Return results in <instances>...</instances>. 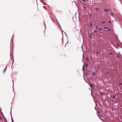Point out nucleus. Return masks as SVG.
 Instances as JSON below:
<instances>
[{
	"mask_svg": "<svg viewBox=\"0 0 122 122\" xmlns=\"http://www.w3.org/2000/svg\"><path fill=\"white\" fill-rule=\"evenodd\" d=\"M82 70L83 71V72H84V73H85V67H84V65H83V66Z\"/></svg>",
	"mask_w": 122,
	"mask_h": 122,
	"instance_id": "f257e3e1",
	"label": "nucleus"
},
{
	"mask_svg": "<svg viewBox=\"0 0 122 122\" xmlns=\"http://www.w3.org/2000/svg\"><path fill=\"white\" fill-rule=\"evenodd\" d=\"M104 10L105 11L108 12L109 11H110V10H109L107 9H105Z\"/></svg>",
	"mask_w": 122,
	"mask_h": 122,
	"instance_id": "f03ea898",
	"label": "nucleus"
},
{
	"mask_svg": "<svg viewBox=\"0 0 122 122\" xmlns=\"http://www.w3.org/2000/svg\"><path fill=\"white\" fill-rule=\"evenodd\" d=\"M89 26L91 28L92 26V22L91 21V22L90 23Z\"/></svg>",
	"mask_w": 122,
	"mask_h": 122,
	"instance_id": "7ed1b4c3",
	"label": "nucleus"
},
{
	"mask_svg": "<svg viewBox=\"0 0 122 122\" xmlns=\"http://www.w3.org/2000/svg\"><path fill=\"white\" fill-rule=\"evenodd\" d=\"M99 118L103 122V120L102 118V117H101L99 116Z\"/></svg>",
	"mask_w": 122,
	"mask_h": 122,
	"instance_id": "20e7f679",
	"label": "nucleus"
},
{
	"mask_svg": "<svg viewBox=\"0 0 122 122\" xmlns=\"http://www.w3.org/2000/svg\"><path fill=\"white\" fill-rule=\"evenodd\" d=\"M110 15H111L112 16L114 15V14L113 13H110Z\"/></svg>",
	"mask_w": 122,
	"mask_h": 122,
	"instance_id": "39448f33",
	"label": "nucleus"
},
{
	"mask_svg": "<svg viewBox=\"0 0 122 122\" xmlns=\"http://www.w3.org/2000/svg\"><path fill=\"white\" fill-rule=\"evenodd\" d=\"M88 65V64L87 63L86 64V68H87Z\"/></svg>",
	"mask_w": 122,
	"mask_h": 122,
	"instance_id": "423d86ee",
	"label": "nucleus"
},
{
	"mask_svg": "<svg viewBox=\"0 0 122 122\" xmlns=\"http://www.w3.org/2000/svg\"><path fill=\"white\" fill-rule=\"evenodd\" d=\"M86 59L87 60V61L88 62L89 61V59H88V56H87L86 57Z\"/></svg>",
	"mask_w": 122,
	"mask_h": 122,
	"instance_id": "0eeeda50",
	"label": "nucleus"
},
{
	"mask_svg": "<svg viewBox=\"0 0 122 122\" xmlns=\"http://www.w3.org/2000/svg\"><path fill=\"white\" fill-rule=\"evenodd\" d=\"M115 98V97L114 95H113L112 98L113 99H114Z\"/></svg>",
	"mask_w": 122,
	"mask_h": 122,
	"instance_id": "6e6552de",
	"label": "nucleus"
},
{
	"mask_svg": "<svg viewBox=\"0 0 122 122\" xmlns=\"http://www.w3.org/2000/svg\"><path fill=\"white\" fill-rule=\"evenodd\" d=\"M92 16L91 14H90L89 15V17L90 18L91 17H92Z\"/></svg>",
	"mask_w": 122,
	"mask_h": 122,
	"instance_id": "1a4fd4ad",
	"label": "nucleus"
},
{
	"mask_svg": "<svg viewBox=\"0 0 122 122\" xmlns=\"http://www.w3.org/2000/svg\"><path fill=\"white\" fill-rule=\"evenodd\" d=\"M109 54H110L112 56H113V54L111 52H110V53H109Z\"/></svg>",
	"mask_w": 122,
	"mask_h": 122,
	"instance_id": "9d476101",
	"label": "nucleus"
},
{
	"mask_svg": "<svg viewBox=\"0 0 122 122\" xmlns=\"http://www.w3.org/2000/svg\"><path fill=\"white\" fill-rule=\"evenodd\" d=\"M108 22L110 24H111V20H109L108 21Z\"/></svg>",
	"mask_w": 122,
	"mask_h": 122,
	"instance_id": "9b49d317",
	"label": "nucleus"
},
{
	"mask_svg": "<svg viewBox=\"0 0 122 122\" xmlns=\"http://www.w3.org/2000/svg\"><path fill=\"white\" fill-rule=\"evenodd\" d=\"M96 11H97L99 9L98 8H96Z\"/></svg>",
	"mask_w": 122,
	"mask_h": 122,
	"instance_id": "f8f14e48",
	"label": "nucleus"
},
{
	"mask_svg": "<svg viewBox=\"0 0 122 122\" xmlns=\"http://www.w3.org/2000/svg\"><path fill=\"white\" fill-rule=\"evenodd\" d=\"M93 75L94 76H95L96 75L95 73V72H94L93 73Z\"/></svg>",
	"mask_w": 122,
	"mask_h": 122,
	"instance_id": "ddd939ff",
	"label": "nucleus"
},
{
	"mask_svg": "<svg viewBox=\"0 0 122 122\" xmlns=\"http://www.w3.org/2000/svg\"><path fill=\"white\" fill-rule=\"evenodd\" d=\"M102 23L103 24H104L105 23V21H103L102 22Z\"/></svg>",
	"mask_w": 122,
	"mask_h": 122,
	"instance_id": "4468645a",
	"label": "nucleus"
},
{
	"mask_svg": "<svg viewBox=\"0 0 122 122\" xmlns=\"http://www.w3.org/2000/svg\"><path fill=\"white\" fill-rule=\"evenodd\" d=\"M96 28L97 29H98V26H96Z\"/></svg>",
	"mask_w": 122,
	"mask_h": 122,
	"instance_id": "2eb2a0df",
	"label": "nucleus"
},
{
	"mask_svg": "<svg viewBox=\"0 0 122 122\" xmlns=\"http://www.w3.org/2000/svg\"><path fill=\"white\" fill-rule=\"evenodd\" d=\"M122 85V84L120 82L119 83V85L120 86H121Z\"/></svg>",
	"mask_w": 122,
	"mask_h": 122,
	"instance_id": "dca6fc26",
	"label": "nucleus"
},
{
	"mask_svg": "<svg viewBox=\"0 0 122 122\" xmlns=\"http://www.w3.org/2000/svg\"><path fill=\"white\" fill-rule=\"evenodd\" d=\"M108 72H106V74H105V75H108Z\"/></svg>",
	"mask_w": 122,
	"mask_h": 122,
	"instance_id": "f3484780",
	"label": "nucleus"
},
{
	"mask_svg": "<svg viewBox=\"0 0 122 122\" xmlns=\"http://www.w3.org/2000/svg\"><path fill=\"white\" fill-rule=\"evenodd\" d=\"M94 32L95 33H97V30H95L94 31Z\"/></svg>",
	"mask_w": 122,
	"mask_h": 122,
	"instance_id": "a211bd4d",
	"label": "nucleus"
},
{
	"mask_svg": "<svg viewBox=\"0 0 122 122\" xmlns=\"http://www.w3.org/2000/svg\"><path fill=\"white\" fill-rule=\"evenodd\" d=\"M104 28L105 29H107V27H105Z\"/></svg>",
	"mask_w": 122,
	"mask_h": 122,
	"instance_id": "6ab92c4d",
	"label": "nucleus"
},
{
	"mask_svg": "<svg viewBox=\"0 0 122 122\" xmlns=\"http://www.w3.org/2000/svg\"><path fill=\"white\" fill-rule=\"evenodd\" d=\"M108 30L109 31H111V30L110 29H108Z\"/></svg>",
	"mask_w": 122,
	"mask_h": 122,
	"instance_id": "aec40b11",
	"label": "nucleus"
},
{
	"mask_svg": "<svg viewBox=\"0 0 122 122\" xmlns=\"http://www.w3.org/2000/svg\"><path fill=\"white\" fill-rule=\"evenodd\" d=\"M99 29L101 30H102V29L101 28H100Z\"/></svg>",
	"mask_w": 122,
	"mask_h": 122,
	"instance_id": "412c9836",
	"label": "nucleus"
},
{
	"mask_svg": "<svg viewBox=\"0 0 122 122\" xmlns=\"http://www.w3.org/2000/svg\"><path fill=\"white\" fill-rule=\"evenodd\" d=\"M98 112L99 113H101V112L100 111H98Z\"/></svg>",
	"mask_w": 122,
	"mask_h": 122,
	"instance_id": "4be33fe9",
	"label": "nucleus"
},
{
	"mask_svg": "<svg viewBox=\"0 0 122 122\" xmlns=\"http://www.w3.org/2000/svg\"><path fill=\"white\" fill-rule=\"evenodd\" d=\"M117 57H120V56L119 55H118L117 56Z\"/></svg>",
	"mask_w": 122,
	"mask_h": 122,
	"instance_id": "5701e85b",
	"label": "nucleus"
},
{
	"mask_svg": "<svg viewBox=\"0 0 122 122\" xmlns=\"http://www.w3.org/2000/svg\"><path fill=\"white\" fill-rule=\"evenodd\" d=\"M87 75H88V76H89L90 75L89 74H88V73H87Z\"/></svg>",
	"mask_w": 122,
	"mask_h": 122,
	"instance_id": "b1692460",
	"label": "nucleus"
},
{
	"mask_svg": "<svg viewBox=\"0 0 122 122\" xmlns=\"http://www.w3.org/2000/svg\"><path fill=\"white\" fill-rule=\"evenodd\" d=\"M82 0L84 2H85V0Z\"/></svg>",
	"mask_w": 122,
	"mask_h": 122,
	"instance_id": "393cba45",
	"label": "nucleus"
},
{
	"mask_svg": "<svg viewBox=\"0 0 122 122\" xmlns=\"http://www.w3.org/2000/svg\"><path fill=\"white\" fill-rule=\"evenodd\" d=\"M91 85L92 86H93V85L92 84H91Z\"/></svg>",
	"mask_w": 122,
	"mask_h": 122,
	"instance_id": "a878e982",
	"label": "nucleus"
},
{
	"mask_svg": "<svg viewBox=\"0 0 122 122\" xmlns=\"http://www.w3.org/2000/svg\"><path fill=\"white\" fill-rule=\"evenodd\" d=\"M5 69H4V71H3V72H5Z\"/></svg>",
	"mask_w": 122,
	"mask_h": 122,
	"instance_id": "bb28decb",
	"label": "nucleus"
},
{
	"mask_svg": "<svg viewBox=\"0 0 122 122\" xmlns=\"http://www.w3.org/2000/svg\"><path fill=\"white\" fill-rule=\"evenodd\" d=\"M97 53L98 54L99 53V52L98 51H97Z\"/></svg>",
	"mask_w": 122,
	"mask_h": 122,
	"instance_id": "cd10ccee",
	"label": "nucleus"
},
{
	"mask_svg": "<svg viewBox=\"0 0 122 122\" xmlns=\"http://www.w3.org/2000/svg\"><path fill=\"white\" fill-rule=\"evenodd\" d=\"M101 94H103V93L102 92V93H101Z\"/></svg>",
	"mask_w": 122,
	"mask_h": 122,
	"instance_id": "c85d7f7f",
	"label": "nucleus"
},
{
	"mask_svg": "<svg viewBox=\"0 0 122 122\" xmlns=\"http://www.w3.org/2000/svg\"><path fill=\"white\" fill-rule=\"evenodd\" d=\"M100 68V67H99V66L98 67V69L99 68Z\"/></svg>",
	"mask_w": 122,
	"mask_h": 122,
	"instance_id": "c756f323",
	"label": "nucleus"
},
{
	"mask_svg": "<svg viewBox=\"0 0 122 122\" xmlns=\"http://www.w3.org/2000/svg\"><path fill=\"white\" fill-rule=\"evenodd\" d=\"M86 8V7H84V9H85Z\"/></svg>",
	"mask_w": 122,
	"mask_h": 122,
	"instance_id": "7c9ffc66",
	"label": "nucleus"
},
{
	"mask_svg": "<svg viewBox=\"0 0 122 122\" xmlns=\"http://www.w3.org/2000/svg\"><path fill=\"white\" fill-rule=\"evenodd\" d=\"M67 43H68V42L66 43V44ZM66 45H65V46H66Z\"/></svg>",
	"mask_w": 122,
	"mask_h": 122,
	"instance_id": "2f4dec72",
	"label": "nucleus"
}]
</instances>
